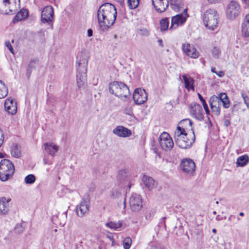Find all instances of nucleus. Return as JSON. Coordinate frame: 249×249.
I'll use <instances>...</instances> for the list:
<instances>
[{
    "instance_id": "obj_20",
    "label": "nucleus",
    "mask_w": 249,
    "mask_h": 249,
    "mask_svg": "<svg viewBox=\"0 0 249 249\" xmlns=\"http://www.w3.org/2000/svg\"><path fill=\"white\" fill-rule=\"evenodd\" d=\"M113 133L120 137H128L131 135V131L124 127L123 126H118L113 130Z\"/></svg>"
},
{
    "instance_id": "obj_43",
    "label": "nucleus",
    "mask_w": 249,
    "mask_h": 249,
    "mask_svg": "<svg viewBox=\"0 0 249 249\" xmlns=\"http://www.w3.org/2000/svg\"><path fill=\"white\" fill-rule=\"evenodd\" d=\"M5 45L7 47V48L9 49L10 52L14 54V50H13L12 46L11 44V43L10 42V41H6L5 42Z\"/></svg>"
},
{
    "instance_id": "obj_8",
    "label": "nucleus",
    "mask_w": 249,
    "mask_h": 249,
    "mask_svg": "<svg viewBox=\"0 0 249 249\" xmlns=\"http://www.w3.org/2000/svg\"><path fill=\"white\" fill-rule=\"evenodd\" d=\"M240 13V6L239 3L232 0L228 5L226 15L228 19L232 20L238 16Z\"/></svg>"
},
{
    "instance_id": "obj_61",
    "label": "nucleus",
    "mask_w": 249,
    "mask_h": 249,
    "mask_svg": "<svg viewBox=\"0 0 249 249\" xmlns=\"http://www.w3.org/2000/svg\"><path fill=\"white\" fill-rule=\"evenodd\" d=\"M212 232H213V233H215L216 232V229H213L212 230Z\"/></svg>"
},
{
    "instance_id": "obj_18",
    "label": "nucleus",
    "mask_w": 249,
    "mask_h": 249,
    "mask_svg": "<svg viewBox=\"0 0 249 249\" xmlns=\"http://www.w3.org/2000/svg\"><path fill=\"white\" fill-rule=\"evenodd\" d=\"M11 199L10 197H2L0 199V214H7L10 206Z\"/></svg>"
},
{
    "instance_id": "obj_24",
    "label": "nucleus",
    "mask_w": 249,
    "mask_h": 249,
    "mask_svg": "<svg viewBox=\"0 0 249 249\" xmlns=\"http://www.w3.org/2000/svg\"><path fill=\"white\" fill-rule=\"evenodd\" d=\"M142 181L146 187L151 190L155 186V182L153 178L149 176L144 175L142 178Z\"/></svg>"
},
{
    "instance_id": "obj_56",
    "label": "nucleus",
    "mask_w": 249,
    "mask_h": 249,
    "mask_svg": "<svg viewBox=\"0 0 249 249\" xmlns=\"http://www.w3.org/2000/svg\"><path fill=\"white\" fill-rule=\"evenodd\" d=\"M211 71L212 72L215 73V74L216 73V71L215 68L214 67H212L211 68Z\"/></svg>"
},
{
    "instance_id": "obj_14",
    "label": "nucleus",
    "mask_w": 249,
    "mask_h": 249,
    "mask_svg": "<svg viewBox=\"0 0 249 249\" xmlns=\"http://www.w3.org/2000/svg\"><path fill=\"white\" fill-rule=\"evenodd\" d=\"M89 208V202L87 200H83L77 205L76 208V214L78 216L82 217L88 213Z\"/></svg>"
},
{
    "instance_id": "obj_30",
    "label": "nucleus",
    "mask_w": 249,
    "mask_h": 249,
    "mask_svg": "<svg viewBox=\"0 0 249 249\" xmlns=\"http://www.w3.org/2000/svg\"><path fill=\"white\" fill-rule=\"evenodd\" d=\"M8 93V90L4 83L0 80V99L5 97Z\"/></svg>"
},
{
    "instance_id": "obj_48",
    "label": "nucleus",
    "mask_w": 249,
    "mask_h": 249,
    "mask_svg": "<svg viewBox=\"0 0 249 249\" xmlns=\"http://www.w3.org/2000/svg\"><path fill=\"white\" fill-rule=\"evenodd\" d=\"M225 219H226V216H225V217H221L219 215H217L216 218H215V219L217 221H220V220H222Z\"/></svg>"
},
{
    "instance_id": "obj_53",
    "label": "nucleus",
    "mask_w": 249,
    "mask_h": 249,
    "mask_svg": "<svg viewBox=\"0 0 249 249\" xmlns=\"http://www.w3.org/2000/svg\"><path fill=\"white\" fill-rule=\"evenodd\" d=\"M230 124V122L228 120H226L224 121V125L227 127Z\"/></svg>"
},
{
    "instance_id": "obj_50",
    "label": "nucleus",
    "mask_w": 249,
    "mask_h": 249,
    "mask_svg": "<svg viewBox=\"0 0 249 249\" xmlns=\"http://www.w3.org/2000/svg\"><path fill=\"white\" fill-rule=\"evenodd\" d=\"M93 31L91 29H89L88 30V35L89 37L91 36H92Z\"/></svg>"
},
{
    "instance_id": "obj_55",
    "label": "nucleus",
    "mask_w": 249,
    "mask_h": 249,
    "mask_svg": "<svg viewBox=\"0 0 249 249\" xmlns=\"http://www.w3.org/2000/svg\"><path fill=\"white\" fill-rule=\"evenodd\" d=\"M232 218H235V216L233 215H230L229 216V217H228V220L230 221H231V219Z\"/></svg>"
},
{
    "instance_id": "obj_59",
    "label": "nucleus",
    "mask_w": 249,
    "mask_h": 249,
    "mask_svg": "<svg viewBox=\"0 0 249 249\" xmlns=\"http://www.w3.org/2000/svg\"><path fill=\"white\" fill-rule=\"evenodd\" d=\"M243 2H244L246 4H249V0H242Z\"/></svg>"
},
{
    "instance_id": "obj_57",
    "label": "nucleus",
    "mask_w": 249,
    "mask_h": 249,
    "mask_svg": "<svg viewBox=\"0 0 249 249\" xmlns=\"http://www.w3.org/2000/svg\"><path fill=\"white\" fill-rule=\"evenodd\" d=\"M197 95H198V97L200 101L202 100L203 99V98L202 97V96L201 95V94L200 93H198Z\"/></svg>"
},
{
    "instance_id": "obj_60",
    "label": "nucleus",
    "mask_w": 249,
    "mask_h": 249,
    "mask_svg": "<svg viewBox=\"0 0 249 249\" xmlns=\"http://www.w3.org/2000/svg\"><path fill=\"white\" fill-rule=\"evenodd\" d=\"M201 101L203 104V106L205 105V104H207L206 102H205V100L204 99L202 100H201Z\"/></svg>"
},
{
    "instance_id": "obj_46",
    "label": "nucleus",
    "mask_w": 249,
    "mask_h": 249,
    "mask_svg": "<svg viewBox=\"0 0 249 249\" xmlns=\"http://www.w3.org/2000/svg\"><path fill=\"white\" fill-rule=\"evenodd\" d=\"M216 74L219 77H222L224 75V73L222 71H216Z\"/></svg>"
},
{
    "instance_id": "obj_42",
    "label": "nucleus",
    "mask_w": 249,
    "mask_h": 249,
    "mask_svg": "<svg viewBox=\"0 0 249 249\" xmlns=\"http://www.w3.org/2000/svg\"><path fill=\"white\" fill-rule=\"evenodd\" d=\"M24 227L21 224H18L15 228V231L16 232L20 233L24 231Z\"/></svg>"
},
{
    "instance_id": "obj_12",
    "label": "nucleus",
    "mask_w": 249,
    "mask_h": 249,
    "mask_svg": "<svg viewBox=\"0 0 249 249\" xmlns=\"http://www.w3.org/2000/svg\"><path fill=\"white\" fill-rule=\"evenodd\" d=\"M53 19V9L51 6L45 7L41 12V20L43 23H52Z\"/></svg>"
},
{
    "instance_id": "obj_16",
    "label": "nucleus",
    "mask_w": 249,
    "mask_h": 249,
    "mask_svg": "<svg viewBox=\"0 0 249 249\" xmlns=\"http://www.w3.org/2000/svg\"><path fill=\"white\" fill-rule=\"evenodd\" d=\"M155 10L159 13L164 12L169 6V0H151Z\"/></svg>"
},
{
    "instance_id": "obj_26",
    "label": "nucleus",
    "mask_w": 249,
    "mask_h": 249,
    "mask_svg": "<svg viewBox=\"0 0 249 249\" xmlns=\"http://www.w3.org/2000/svg\"><path fill=\"white\" fill-rule=\"evenodd\" d=\"M249 162V157L247 155H244L239 157L236 160V167H244Z\"/></svg>"
},
{
    "instance_id": "obj_17",
    "label": "nucleus",
    "mask_w": 249,
    "mask_h": 249,
    "mask_svg": "<svg viewBox=\"0 0 249 249\" xmlns=\"http://www.w3.org/2000/svg\"><path fill=\"white\" fill-rule=\"evenodd\" d=\"M182 48L185 53L191 58H196L199 56V53L196 48L189 43L183 44Z\"/></svg>"
},
{
    "instance_id": "obj_2",
    "label": "nucleus",
    "mask_w": 249,
    "mask_h": 249,
    "mask_svg": "<svg viewBox=\"0 0 249 249\" xmlns=\"http://www.w3.org/2000/svg\"><path fill=\"white\" fill-rule=\"evenodd\" d=\"M184 123H188L190 126H191L192 124V121L189 119L180 121L175 131L174 139L176 144L178 147L182 149H187L190 148L195 142V135L194 131H193L192 135L189 136L185 129L181 126Z\"/></svg>"
},
{
    "instance_id": "obj_29",
    "label": "nucleus",
    "mask_w": 249,
    "mask_h": 249,
    "mask_svg": "<svg viewBox=\"0 0 249 249\" xmlns=\"http://www.w3.org/2000/svg\"><path fill=\"white\" fill-rule=\"evenodd\" d=\"M218 98L220 100V104H223V107L228 108L230 107V103L227 94L225 93H220L219 94Z\"/></svg>"
},
{
    "instance_id": "obj_64",
    "label": "nucleus",
    "mask_w": 249,
    "mask_h": 249,
    "mask_svg": "<svg viewBox=\"0 0 249 249\" xmlns=\"http://www.w3.org/2000/svg\"><path fill=\"white\" fill-rule=\"evenodd\" d=\"M244 215V213L243 212H240V213H239V215H240V216H243Z\"/></svg>"
},
{
    "instance_id": "obj_54",
    "label": "nucleus",
    "mask_w": 249,
    "mask_h": 249,
    "mask_svg": "<svg viewBox=\"0 0 249 249\" xmlns=\"http://www.w3.org/2000/svg\"><path fill=\"white\" fill-rule=\"evenodd\" d=\"M3 3L6 6L7 4H10V0H3Z\"/></svg>"
},
{
    "instance_id": "obj_44",
    "label": "nucleus",
    "mask_w": 249,
    "mask_h": 249,
    "mask_svg": "<svg viewBox=\"0 0 249 249\" xmlns=\"http://www.w3.org/2000/svg\"><path fill=\"white\" fill-rule=\"evenodd\" d=\"M37 63V60L36 59H34L30 61V63L29 64V67L31 68L33 67V64H36Z\"/></svg>"
},
{
    "instance_id": "obj_32",
    "label": "nucleus",
    "mask_w": 249,
    "mask_h": 249,
    "mask_svg": "<svg viewBox=\"0 0 249 249\" xmlns=\"http://www.w3.org/2000/svg\"><path fill=\"white\" fill-rule=\"evenodd\" d=\"M169 21L168 18H163L160 21V30H166L169 27Z\"/></svg>"
},
{
    "instance_id": "obj_41",
    "label": "nucleus",
    "mask_w": 249,
    "mask_h": 249,
    "mask_svg": "<svg viewBox=\"0 0 249 249\" xmlns=\"http://www.w3.org/2000/svg\"><path fill=\"white\" fill-rule=\"evenodd\" d=\"M124 112L127 115L132 116L133 114V109L131 107L127 106L124 109Z\"/></svg>"
},
{
    "instance_id": "obj_1",
    "label": "nucleus",
    "mask_w": 249,
    "mask_h": 249,
    "mask_svg": "<svg viewBox=\"0 0 249 249\" xmlns=\"http://www.w3.org/2000/svg\"><path fill=\"white\" fill-rule=\"evenodd\" d=\"M117 10L114 5L105 3L100 6L97 11V18L101 30L107 31L114 23L117 17Z\"/></svg>"
},
{
    "instance_id": "obj_23",
    "label": "nucleus",
    "mask_w": 249,
    "mask_h": 249,
    "mask_svg": "<svg viewBox=\"0 0 249 249\" xmlns=\"http://www.w3.org/2000/svg\"><path fill=\"white\" fill-rule=\"evenodd\" d=\"M242 35L244 37H249V14H248L242 24Z\"/></svg>"
},
{
    "instance_id": "obj_52",
    "label": "nucleus",
    "mask_w": 249,
    "mask_h": 249,
    "mask_svg": "<svg viewBox=\"0 0 249 249\" xmlns=\"http://www.w3.org/2000/svg\"><path fill=\"white\" fill-rule=\"evenodd\" d=\"M220 0H208V2L210 3H214L216 2H218Z\"/></svg>"
},
{
    "instance_id": "obj_62",
    "label": "nucleus",
    "mask_w": 249,
    "mask_h": 249,
    "mask_svg": "<svg viewBox=\"0 0 249 249\" xmlns=\"http://www.w3.org/2000/svg\"><path fill=\"white\" fill-rule=\"evenodd\" d=\"M158 42H159L161 46H162V40L161 39L159 40Z\"/></svg>"
},
{
    "instance_id": "obj_34",
    "label": "nucleus",
    "mask_w": 249,
    "mask_h": 249,
    "mask_svg": "<svg viewBox=\"0 0 249 249\" xmlns=\"http://www.w3.org/2000/svg\"><path fill=\"white\" fill-rule=\"evenodd\" d=\"M211 53L214 58L218 59L220 55L221 51L219 48L217 47H213L211 50Z\"/></svg>"
},
{
    "instance_id": "obj_51",
    "label": "nucleus",
    "mask_w": 249,
    "mask_h": 249,
    "mask_svg": "<svg viewBox=\"0 0 249 249\" xmlns=\"http://www.w3.org/2000/svg\"><path fill=\"white\" fill-rule=\"evenodd\" d=\"M43 162L45 164L51 165L52 162L47 160L45 158L43 159Z\"/></svg>"
},
{
    "instance_id": "obj_58",
    "label": "nucleus",
    "mask_w": 249,
    "mask_h": 249,
    "mask_svg": "<svg viewBox=\"0 0 249 249\" xmlns=\"http://www.w3.org/2000/svg\"><path fill=\"white\" fill-rule=\"evenodd\" d=\"M126 207V201H125V198H124V209H125Z\"/></svg>"
},
{
    "instance_id": "obj_11",
    "label": "nucleus",
    "mask_w": 249,
    "mask_h": 249,
    "mask_svg": "<svg viewBox=\"0 0 249 249\" xmlns=\"http://www.w3.org/2000/svg\"><path fill=\"white\" fill-rule=\"evenodd\" d=\"M180 167L183 172L192 175L195 171L196 164L192 159H184L181 161Z\"/></svg>"
},
{
    "instance_id": "obj_39",
    "label": "nucleus",
    "mask_w": 249,
    "mask_h": 249,
    "mask_svg": "<svg viewBox=\"0 0 249 249\" xmlns=\"http://www.w3.org/2000/svg\"><path fill=\"white\" fill-rule=\"evenodd\" d=\"M127 170L125 169L120 170L118 172V177L119 179H122L126 176Z\"/></svg>"
},
{
    "instance_id": "obj_63",
    "label": "nucleus",
    "mask_w": 249,
    "mask_h": 249,
    "mask_svg": "<svg viewBox=\"0 0 249 249\" xmlns=\"http://www.w3.org/2000/svg\"><path fill=\"white\" fill-rule=\"evenodd\" d=\"M9 11H10V12L11 13H12V12H15V10L12 9H11L10 8V9H9Z\"/></svg>"
},
{
    "instance_id": "obj_5",
    "label": "nucleus",
    "mask_w": 249,
    "mask_h": 249,
    "mask_svg": "<svg viewBox=\"0 0 249 249\" xmlns=\"http://www.w3.org/2000/svg\"><path fill=\"white\" fill-rule=\"evenodd\" d=\"M219 18L217 11L209 9L206 11L203 15V21L204 25L208 29L213 30L217 26Z\"/></svg>"
},
{
    "instance_id": "obj_10",
    "label": "nucleus",
    "mask_w": 249,
    "mask_h": 249,
    "mask_svg": "<svg viewBox=\"0 0 249 249\" xmlns=\"http://www.w3.org/2000/svg\"><path fill=\"white\" fill-rule=\"evenodd\" d=\"M129 206L132 211H140L143 206L142 197L136 194H132L129 198Z\"/></svg>"
},
{
    "instance_id": "obj_3",
    "label": "nucleus",
    "mask_w": 249,
    "mask_h": 249,
    "mask_svg": "<svg viewBox=\"0 0 249 249\" xmlns=\"http://www.w3.org/2000/svg\"><path fill=\"white\" fill-rule=\"evenodd\" d=\"M76 58L77 85L79 89H84L87 85V66L88 61L87 57L83 53H79Z\"/></svg>"
},
{
    "instance_id": "obj_47",
    "label": "nucleus",
    "mask_w": 249,
    "mask_h": 249,
    "mask_svg": "<svg viewBox=\"0 0 249 249\" xmlns=\"http://www.w3.org/2000/svg\"><path fill=\"white\" fill-rule=\"evenodd\" d=\"M241 96L243 98L244 100H246V99H247L248 98V96L246 95V94L243 91H242V92H241Z\"/></svg>"
},
{
    "instance_id": "obj_22",
    "label": "nucleus",
    "mask_w": 249,
    "mask_h": 249,
    "mask_svg": "<svg viewBox=\"0 0 249 249\" xmlns=\"http://www.w3.org/2000/svg\"><path fill=\"white\" fill-rule=\"evenodd\" d=\"M44 150L48 154L54 156L58 150V147L53 142L45 143Z\"/></svg>"
},
{
    "instance_id": "obj_40",
    "label": "nucleus",
    "mask_w": 249,
    "mask_h": 249,
    "mask_svg": "<svg viewBox=\"0 0 249 249\" xmlns=\"http://www.w3.org/2000/svg\"><path fill=\"white\" fill-rule=\"evenodd\" d=\"M155 213V210L153 209L148 211L145 214V218L147 219H150L153 217Z\"/></svg>"
},
{
    "instance_id": "obj_13",
    "label": "nucleus",
    "mask_w": 249,
    "mask_h": 249,
    "mask_svg": "<svg viewBox=\"0 0 249 249\" xmlns=\"http://www.w3.org/2000/svg\"><path fill=\"white\" fill-rule=\"evenodd\" d=\"M133 98L136 104L142 105L147 101V95L144 89L138 88L134 90Z\"/></svg>"
},
{
    "instance_id": "obj_35",
    "label": "nucleus",
    "mask_w": 249,
    "mask_h": 249,
    "mask_svg": "<svg viewBox=\"0 0 249 249\" xmlns=\"http://www.w3.org/2000/svg\"><path fill=\"white\" fill-rule=\"evenodd\" d=\"M139 4V0H127V5L130 9L136 8Z\"/></svg>"
},
{
    "instance_id": "obj_28",
    "label": "nucleus",
    "mask_w": 249,
    "mask_h": 249,
    "mask_svg": "<svg viewBox=\"0 0 249 249\" xmlns=\"http://www.w3.org/2000/svg\"><path fill=\"white\" fill-rule=\"evenodd\" d=\"M170 5L172 8L176 11H179L183 8L184 1L183 0H170Z\"/></svg>"
},
{
    "instance_id": "obj_33",
    "label": "nucleus",
    "mask_w": 249,
    "mask_h": 249,
    "mask_svg": "<svg viewBox=\"0 0 249 249\" xmlns=\"http://www.w3.org/2000/svg\"><path fill=\"white\" fill-rule=\"evenodd\" d=\"M150 30L146 28H141L137 30V33L141 36H148L150 35Z\"/></svg>"
},
{
    "instance_id": "obj_15",
    "label": "nucleus",
    "mask_w": 249,
    "mask_h": 249,
    "mask_svg": "<svg viewBox=\"0 0 249 249\" xmlns=\"http://www.w3.org/2000/svg\"><path fill=\"white\" fill-rule=\"evenodd\" d=\"M209 103L213 113L216 116L220 114V100L215 95L212 96Z\"/></svg>"
},
{
    "instance_id": "obj_19",
    "label": "nucleus",
    "mask_w": 249,
    "mask_h": 249,
    "mask_svg": "<svg viewBox=\"0 0 249 249\" xmlns=\"http://www.w3.org/2000/svg\"><path fill=\"white\" fill-rule=\"evenodd\" d=\"M4 107L5 110L10 114L14 115L17 112V104L12 99L8 98L5 100Z\"/></svg>"
},
{
    "instance_id": "obj_27",
    "label": "nucleus",
    "mask_w": 249,
    "mask_h": 249,
    "mask_svg": "<svg viewBox=\"0 0 249 249\" xmlns=\"http://www.w3.org/2000/svg\"><path fill=\"white\" fill-rule=\"evenodd\" d=\"M11 154L15 158H18L20 157L21 156L20 146L17 143L13 144L11 147Z\"/></svg>"
},
{
    "instance_id": "obj_7",
    "label": "nucleus",
    "mask_w": 249,
    "mask_h": 249,
    "mask_svg": "<svg viewBox=\"0 0 249 249\" xmlns=\"http://www.w3.org/2000/svg\"><path fill=\"white\" fill-rule=\"evenodd\" d=\"M188 17L187 9H184L182 13L173 16L172 18L170 30L175 29L178 26L183 25L185 23Z\"/></svg>"
},
{
    "instance_id": "obj_21",
    "label": "nucleus",
    "mask_w": 249,
    "mask_h": 249,
    "mask_svg": "<svg viewBox=\"0 0 249 249\" xmlns=\"http://www.w3.org/2000/svg\"><path fill=\"white\" fill-rule=\"evenodd\" d=\"M191 108L192 115L198 121L203 120L204 117L202 112V108L201 106L198 104H195L191 107Z\"/></svg>"
},
{
    "instance_id": "obj_6",
    "label": "nucleus",
    "mask_w": 249,
    "mask_h": 249,
    "mask_svg": "<svg viewBox=\"0 0 249 249\" xmlns=\"http://www.w3.org/2000/svg\"><path fill=\"white\" fill-rule=\"evenodd\" d=\"M15 172L14 164L7 159L2 160L0 162V179L2 181H7L11 177Z\"/></svg>"
},
{
    "instance_id": "obj_9",
    "label": "nucleus",
    "mask_w": 249,
    "mask_h": 249,
    "mask_svg": "<svg viewBox=\"0 0 249 249\" xmlns=\"http://www.w3.org/2000/svg\"><path fill=\"white\" fill-rule=\"evenodd\" d=\"M159 141L161 148L166 150H170L174 146L173 141L169 135L166 132H163L159 138Z\"/></svg>"
},
{
    "instance_id": "obj_37",
    "label": "nucleus",
    "mask_w": 249,
    "mask_h": 249,
    "mask_svg": "<svg viewBox=\"0 0 249 249\" xmlns=\"http://www.w3.org/2000/svg\"><path fill=\"white\" fill-rule=\"evenodd\" d=\"M27 15V11H21L14 18V20H21L25 18Z\"/></svg>"
},
{
    "instance_id": "obj_38",
    "label": "nucleus",
    "mask_w": 249,
    "mask_h": 249,
    "mask_svg": "<svg viewBox=\"0 0 249 249\" xmlns=\"http://www.w3.org/2000/svg\"><path fill=\"white\" fill-rule=\"evenodd\" d=\"M132 244V240L130 237H126L123 241L124 249H129Z\"/></svg>"
},
{
    "instance_id": "obj_25",
    "label": "nucleus",
    "mask_w": 249,
    "mask_h": 249,
    "mask_svg": "<svg viewBox=\"0 0 249 249\" xmlns=\"http://www.w3.org/2000/svg\"><path fill=\"white\" fill-rule=\"evenodd\" d=\"M182 78L184 81L185 88L188 90L192 89L193 91H194V80L192 77L186 75H183Z\"/></svg>"
},
{
    "instance_id": "obj_36",
    "label": "nucleus",
    "mask_w": 249,
    "mask_h": 249,
    "mask_svg": "<svg viewBox=\"0 0 249 249\" xmlns=\"http://www.w3.org/2000/svg\"><path fill=\"white\" fill-rule=\"evenodd\" d=\"M36 181V177L33 174L27 175L24 178L25 183L31 184L34 183Z\"/></svg>"
},
{
    "instance_id": "obj_31",
    "label": "nucleus",
    "mask_w": 249,
    "mask_h": 249,
    "mask_svg": "<svg viewBox=\"0 0 249 249\" xmlns=\"http://www.w3.org/2000/svg\"><path fill=\"white\" fill-rule=\"evenodd\" d=\"M106 225L110 229L117 230L123 226V223L122 222L120 221L117 222L111 221L110 222L107 223Z\"/></svg>"
},
{
    "instance_id": "obj_4",
    "label": "nucleus",
    "mask_w": 249,
    "mask_h": 249,
    "mask_svg": "<svg viewBox=\"0 0 249 249\" xmlns=\"http://www.w3.org/2000/svg\"><path fill=\"white\" fill-rule=\"evenodd\" d=\"M109 91L123 101H127L130 98V93L129 88L126 84L122 82L115 81L110 83Z\"/></svg>"
},
{
    "instance_id": "obj_49",
    "label": "nucleus",
    "mask_w": 249,
    "mask_h": 249,
    "mask_svg": "<svg viewBox=\"0 0 249 249\" xmlns=\"http://www.w3.org/2000/svg\"><path fill=\"white\" fill-rule=\"evenodd\" d=\"M244 102L246 104L247 108L249 109V98L248 97L247 99L244 100Z\"/></svg>"
},
{
    "instance_id": "obj_45",
    "label": "nucleus",
    "mask_w": 249,
    "mask_h": 249,
    "mask_svg": "<svg viewBox=\"0 0 249 249\" xmlns=\"http://www.w3.org/2000/svg\"><path fill=\"white\" fill-rule=\"evenodd\" d=\"M203 106L206 114H209L210 113V111L207 104H205V105H204Z\"/></svg>"
}]
</instances>
